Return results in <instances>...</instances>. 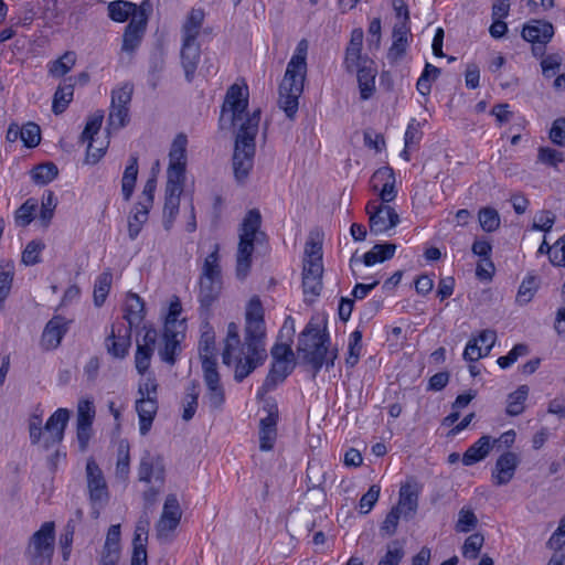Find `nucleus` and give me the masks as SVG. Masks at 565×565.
<instances>
[{
    "mask_svg": "<svg viewBox=\"0 0 565 565\" xmlns=\"http://www.w3.org/2000/svg\"><path fill=\"white\" fill-rule=\"evenodd\" d=\"M19 134L23 145L28 148H34L41 141V129L40 126L35 122H26L23 127H21V131H19Z\"/></svg>",
    "mask_w": 565,
    "mask_h": 565,
    "instance_id": "50",
    "label": "nucleus"
},
{
    "mask_svg": "<svg viewBox=\"0 0 565 565\" xmlns=\"http://www.w3.org/2000/svg\"><path fill=\"white\" fill-rule=\"evenodd\" d=\"M202 370L203 379L207 388L213 386H222L220 382V374L217 372V364L214 358L203 354Z\"/></svg>",
    "mask_w": 565,
    "mask_h": 565,
    "instance_id": "43",
    "label": "nucleus"
},
{
    "mask_svg": "<svg viewBox=\"0 0 565 565\" xmlns=\"http://www.w3.org/2000/svg\"><path fill=\"white\" fill-rule=\"evenodd\" d=\"M95 406L89 399H81L77 405V423L93 425Z\"/></svg>",
    "mask_w": 565,
    "mask_h": 565,
    "instance_id": "57",
    "label": "nucleus"
},
{
    "mask_svg": "<svg viewBox=\"0 0 565 565\" xmlns=\"http://www.w3.org/2000/svg\"><path fill=\"white\" fill-rule=\"evenodd\" d=\"M75 54L66 52L62 57L55 60L50 66V73L54 77H62L75 65Z\"/></svg>",
    "mask_w": 565,
    "mask_h": 565,
    "instance_id": "52",
    "label": "nucleus"
},
{
    "mask_svg": "<svg viewBox=\"0 0 565 565\" xmlns=\"http://www.w3.org/2000/svg\"><path fill=\"white\" fill-rule=\"evenodd\" d=\"M54 541V522H44L30 540L28 554L31 558V565H51Z\"/></svg>",
    "mask_w": 565,
    "mask_h": 565,
    "instance_id": "10",
    "label": "nucleus"
},
{
    "mask_svg": "<svg viewBox=\"0 0 565 565\" xmlns=\"http://www.w3.org/2000/svg\"><path fill=\"white\" fill-rule=\"evenodd\" d=\"M527 353V345L520 343L514 345L507 355L500 356L497 362L501 369H507L511 366L520 356H524Z\"/></svg>",
    "mask_w": 565,
    "mask_h": 565,
    "instance_id": "60",
    "label": "nucleus"
},
{
    "mask_svg": "<svg viewBox=\"0 0 565 565\" xmlns=\"http://www.w3.org/2000/svg\"><path fill=\"white\" fill-rule=\"evenodd\" d=\"M111 281H113V274L109 270L102 273L97 277L95 285H94V303H95V306L100 307L105 302V300L109 294L110 287H111Z\"/></svg>",
    "mask_w": 565,
    "mask_h": 565,
    "instance_id": "40",
    "label": "nucleus"
},
{
    "mask_svg": "<svg viewBox=\"0 0 565 565\" xmlns=\"http://www.w3.org/2000/svg\"><path fill=\"white\" fill-rule=\"evenodd\" d=\"M31 173H32V180L34 181V183L44 185V184L50 183L57 177L58 169L55 163L46 162V163L36 166L32 170Z\"/></svg>",
    "mask_w": 565,
    "mask_h": 565,
    "instance_id": "42",
    "label": "nucleus"
},
{
    "mask_svg": "<svg viewBox=\"0 0 565 565\" xmlns=\"http://www.w3.org/2000/svg\"><path fill=\"white\" fill-rule=\"evenodd\" d=\"M182 193L166 192L163 206V227L170 231L179 213L180 196Z\"/></svg>",
    "mask_w": 565,
    "mask_h": 565,
    "instance_id": "37",
    "label": "nucleus"
},
{
    "mask_svg": "<svg viewBox=\"0 0 565 565\" xmlns=\"http://www.w3.org/2000/svg\"><path fill=\"white\" fill-rule=\"evenodd\" d=\"M396 250V245L393 243L376 244L366 252L362 257V263L365 266H373L377 263H383L393 258Z\"/></svg>",
    "mask_w": 565,
    "mask_h": 565,
    "instance_id": "32",
    "label": "nucleus"
},
{
    "mask_svg": "<svg viewBox=\"0 0 565 565\" xmlns=\"http://www.w3.org/2000/svg\"><path fill=\"white\" fill-rule=\"evenodd\" d=\"M322 242L318 233H310L305 246L302 288L305 296L318 297L322 290Z\"/></svg>",
    "mask_w": 565,
    "mask_h": 565,
    "instance_id": "6",
    "label": "nucleus"
},
{
    "mask_svg": "<svg viewBox=\"0 0 565 565\" xmlns=\"http://www.w3.org/2000/svg\"><path fill=\"white\" fill-rule=\"evenodd\" d=\"M529 395L526 385L519 386L514 392L509 394L507 399V414L518 416L524 411V403Z\"/></svg>",
    "mask_w": 565,
    "mask_h": 565,
    "instance_id": "38",
    "label": "nucleus"
},
{
    "mask_svg": "<svg viewBox=\"0 0 565 565\" xmlns=\"http://www.w3.org/2000/svg\"><path fill=\"white\" fill-rule=\"evenodd\" d=\"M180 58L186 81L192 82L201 58L200 44L198 42H181Z\"/></svg>",
    "mask_w": 565,
    "mask_h": 565,
    "instance_id": "24",
    "label": "nucleus"
},
{
    "mask_svg": "<svg viewBox=\"0 0 565 565\" xmlns=\"http://www.w3.org/2000/svg\"><path fill=\"white\" fill-rule=\"evenodd\" d=\"M186 145L185 135H178L169 151V166L167 170L166 192L182 193L185 182L186 169Z\"/></svg>",
    "mask_w": 565,
    "mask_h": 565,
    "instance_id": "9",
    "label": "nucleus"
},
{
    "mask_svg": "<svg viewBox=\"0 0 565 565\" xmlns=\"http://www.w3.org/2000/svg\"><path fill=\"white\" fill-rule=\"evenodd\" d=\"M478 524V519L470 508L463 507L458 513V520L455 530L459 533L472 531Z\"/></svg>",
    "mask_w": 565,
    "mask_h": 565,
    "instance_id": "51",
    "label": "nucleus"
},
{
    "mask_svg": "<svg viewBox=\"0 0 565 565\" xmlns=\"http://www.w3.org/2000/svg\"><path fill=\"white\" fill-rule=\"evenodd\" d=\"M128 107L111 105L108 115V127L115 130L122 128L128 120Z\"/></svg>",
    "mask_w": 565,
    "mask_h": 565,
    "instance_id": "55",
    "label": "nucleus"
},
{
    "mask_svg": "<svg viewBox=\"0 0 565 565\" xmlns=\"http://www.w3.org/2000/svg\"><path fill=\"white\" fill-rule=\"evenodd\" d=\"M129 445L125 441H121L118 446L117 451V463H116V477L126 480L129 475Z\"/></svg>",
    "mask_w": 565,
    "mask_h": 565,
    "instance_id": "49",
    "label": "nucleus"
},
{
    "mask_svg": "<svg viewBox=\"0 0 565 565\" xmlns=\"http://www.w3.org/2000/svg\"><path fill=\"white\" fill-rule=\"evenodd\" d=\"M136 411L139 417V430L142 436L147 435L158 412V398L138 397Z\"/></svg>",
    "mask_w": 565,
    "mask_h": 565,
    "instance_id": "25",
    "label": "nucleus"
},
{
    "mask_svg": "<svg viewBox=\"0 0 565 565\" xmlns=\"http://www.w3.org/2000/svg\"><path fill=\"white\" fill-rule=\"evenodd\" d=\"M14 277L12 263L0 264V303L9 296Z\"/></svg>",
    "mask_w": 565,
    "mask_h": 565,
    "instance_id": "48",
    "label": "nucleus"
},
{
    "mask_svg": "<svg viewBox=\"0 0 565 565\" xmlns=\"http://www.w3.org/2000/svg\"><path fill=\"white\" fill-rule=\"evenodd\" d=\"M70 321L62 316H54L44 327L41 335V347L49 351L56 349L67 333Z\"/></svg>",
    "mask_w": 565,
    "mask_h": 565,
    "instance_id": "18",
    "label": "nucleus"
},
{
    "mask_svg": "<svg viewBox=\"0 0 565 565\" xmlns=\"http://www.w3.org/2000/svg\"><path fill=\"white\" fill-rule=\"evenodd\" d=\"M86 477L92 504L98 508L105 505L109 498L108 488L100 468L92 459L86 463Z\"/></svg>",
    "mask_w": 565,
    "mask_h": 565,
    "instance_id": "14",
    "label": "nucleus"
},
{
    "mask_svg": "<svg viewBox=\"0 0 565 565\" xmlns=\"http://www.w3.org/2000/svg\"><path fill=\"white\" fill-rule=\"evenodd\" d=\"M182 516V510L174 494L166 498L161 516L156 524L157 536L160 541L171 537L172 532L178 527Z\"/></svg>",
    "mask_w": 565,
    "mask_h": 565,
    "instance_id": "13",
    "label": "nucleus"
},
{
    "mask_svg": "<svg viewBox=\"0 0 565 565\" xmlns=\"http://www.w3.org/2000/svg\"><path fill=\"white\" fill-rule=\"evenodd\" d=\"M151 13L152 3L149 0H143L139 4V12L134 15L125 29L121 45L122 51L132 53L140 45Z\"/></svg>",
    "mask_w": 565,
    "mask_h": 565,
    "instance_id": "11",
    "label": "nucleus"
},
{
    "mask_svg": "<svg viewBox=\"0 0 565 565\" xmlns=\"http://www.w3.org/2000/svg\"><path fill=\"white\" fill-rule=\"evenodd\" d=\"M205 19L202 8H192L181 25V42H198Z\"/></svg>",
    "mask_w": 565,
    "mask_h": 565,
    "instance_id": "23",
    "label": "nucleus"
},
{
    "mask_svg": "<svg viewBox=\"0 0 565 565\" xmlns=\"http://www.w3.org/2000/svg\"><path fill=\"white\" fill-rule=\"evenodd\" d=\"M354 72H356L361 98L366 100L373 95L375 90L376 71L371 67V64H369L363 65V67H360Z\"/></svg>",
    "mask_w": 565,
    "mask_h": 565,
    "instance_id": "34",
    "label": "nucleus"
},
{
    "mask_svg": "<svg viewBox=\"0 0 565 565\" xmlns=\"http://www.w3.org/2000/svg\"><path fill=\"white\" fill-rule=\"evenodd\" d=\"M366 213L369 214L370 231L375 235L383 234L399 223V216L392 206L376 201L367 203Z\"/></svg>",
    "mask_w": 565,
    "mask_h": 565,
    "instance_id": "12",
    "label": "nucleus"
},
{
    "mask_svg": "<svg viewBox=\"0 0 565 565\" xmlns=\"http://www.w3.org/2000/svg\"><path fill=\"white\" fill-rule=\"evenodd\" d=\"M308 42H298L294 55L287 64L284 78L279 85V106L288 118H294L298 110L299 97L303 92L307 75Z\"/></svg>",
    "mask_w": 565,
    "mask_h": 565,
    "instance_id": "3",
    "label": "nucleus"
},
{
    "mask_svg": "<svg viewBox=\"0 0 565 565\" xmlns=\"http://www.w3.org/2000/svg\"><path fill=\"white\" fill-rule=\"evenodd\" d=\"M248 107V88L233 84L228 87L222 105L220 117L221 126L226 121L230 126H237L235 148L233 154V168L235 178L242 181L247 178L253 168L255 156V138L258 134L260 110L246 113Z\"/></svg>",
    "mask_w": 565,
    "mask_h": 565,
    "instance_id": "2",
    "label": "nucleus"
},
{
    "mask_svg": "<svg viewBox=\"0 0 565 565\" xmlns=\"http://www.w3.org/2000/svg\"><path fill=\"white\" fill-rule=\"evenodd\" d=\"M139 480L143 482H164V463L160 456L147 451L142 456L138 468Z\"/></svg>",
    "mask_w": 565,
    "mask_h": 565,
    "instance_id": "19",
    "label": "nucleus"
},
{
    "mask_svg": "<svg viewBox=\"0 0 565 565\" xmlns=\"http://www.w3.org/2000/svg\"><path fill=\"white\" fill-rule=\"evenodd\" d=\"M329 334L319 324L308 323L298 338V354L313 369V376L321 370L328 354Z\"/></svg>",
    "mask_w": 565,
    "mask_h": 565,
    "instance_id": "7",
    "label": "nucleus"
},
{
    "mask_svg": "<svg viewBox=\"0 0 565 565\" xmlns=\"http://www.w3.org/2000/svg\"><path fill=\"white\" fill-rule=\"evenodd\" d=\"M138 177V157L131 154L129 163L127 164L122 179H121V192L125 201H129L132 196L135 185Z\"/></svg>",
    "mask_w": 565,
    "mask_h": 565,
    "instance_id": "33",
    "label": "nucleus"
},
{
    "mask_svg": "<svg viewBox=\"0 0 565 565\" xmlns=\"http://www.w3.org/2000/svg\"><path fill=\"white\" fill-rule=\"evenodd\" d=\"M492 449L491 437L481 436L475 444H472L462 455V463L465 466H472L483 460Z\"/></svg>",
    "mask_w": 565,
    "mask_h": 565,
    "instance_id": "29",
    "label": "nucleus"
},
{
    "mask_svg": "<svg viewBox=\"0 0 565 565\" xmlns=\"http://www.w3.org/2000/svg\"><path fill=\"white\" fill-rule=\"evenodd\" d=\"M520 457L513 451L503 452L495 461L491 473V480L494 486H505L514 477L520 465Z\"/></svg>",
    "mask_w": 565,
    "mask_h": 565,
    "instance_id": "16",
    "label": "nucleus"
},
{
    "mask_svg": "<svg viewBox=\"0 0 565 565\" xmlns=\"http://www.w3.org/2000/svg\"><path fill=\"white\" fill-rule=\"evenodd\" d=\"M484 537L481 533H473L469 535L462 546V555L466 558L475 559L478 557L482 548Z\"/></svg>",
    "mask_w": 565,
    "mask_h": 565,
    "instance_id": "53",
    "label": "nucleus"
},
{
    "mask_svg": "<svg viewBox=\"0 0 565 565\" xmlns=\"http://www.w3.org/2000/svg\"><path fill=\"white\" fill-rule=\"evenodd\" d=\"M44 248V245L42 243L32 241L28 243L25 246L23 253H22V262L26 266L35 265L40 262V254L42 249Z\"/></svg>",
    "mask_w": 565,
    "mask_h": 565,
    "instance_id": "58",
    "label": "nucleus"
},
{
    "mask_svg": "<svg viewBox=\"0 0 565 565\" xmlns=\"http://www.w3.org/2000/svg\"><path fill=\"white\" fill-rule=\"evenodd\" d=\"M131 347V330L124 324L117 328L113 326L110 333L105 339V348L114 359H125Z\"/></svg>",
    "mask_w": 565,
    "mask_h": 565,
    "instance_id": "15",
    "label": "nucleus"
},
{
    "mask_svg": "<svg viewBox=\"0 0 565 565\" xmlns=\"http://www.w3.org/2000/svg\"><path fill=\"white\" fill-rule=\"evenodd\" d=\"M107 11L109 19L122 23L139 12V6L127 0H115L108 3Z\"/></svg>",
    "mask_w": 565,
    "mask_h": 565,
    "instance_id": "30",
    "label": "nucleus"
},
{
    "mask_svg": "<svg viewBox=\"0 0 565 565\" xmlns=\"http://www.w3.org/2000/svg\"><path fill=\"white\" fill-rule=\"evenodd\" d=\"M182 312L181 301L178 297H173L169 306V312L166 318L163 329H182L185 330V320L179 319Z\"/></svg>",
    "mask_w": 565,
    "mask_h": 565,
    "instance_id": "44",
    "label": "nucleus"
},
{
    "mask_svg": "<svg viewBox=\"0 0 565 565\" xmlns=\"http://www.w3.org/2000/svg\"><path fill=\"white\" fill-rule=\"evenodd\" d=\"M380 182L383 183L380 191V199L382 202L388 203L393 201L396 198V191L394 186V172L391 168H381L373 173L372 183L374 190H377Z\"/></svg>",
    "mask_w": 565,
    "mask_h": 565,
    "instance_id": "26",
    "label": "nucleus"
},
{
    "mask_svg": "<svg viewBox=\"0 0 565 565\" xmlns=\"http://www.w3.org/2000/svg\"><path fill=\"white\" fill-rule=\"evenodd\" d=\"M479 222L483 231L493 232L500 226L499 213L492 207H483L479 211Z\"/></svg>",
    "mask_w": 565,
    "mask_h": 565,
    "instance_id": "54",
    "label": "nucleus"
},
{
    "mask_svg": "<svg viewBox=\"0 0 565 565\" xmlns=\"http://www.w3.org/2000/svg\"><path fill=\"white\" fill-rule=\"evenodd\" d=\"M70 419V411L66 408L56 409L42 427V411L39 408L28 420L30 441L32 445H40L44 450H50L62 443L64 431Z\"/></svg>",
    "mask_w": 565,
    "mask_h": 565,
    "instance_id": "4",
    "label": "nucleus"
},
{
    "mask_svg": "<svg viewBox=\"0 0 565 565\" xmlns=\"http://www.w3.org/2000/svg\"><path fill=\"white\" fill-rule=\"evenodd\" d=\"M199 300L201 306L209 308L220 296L222 289L218 245L205 257L200 275Z\"/></svg>",
    "mask_w": 565,
    "mask_h": 565,
    "instance_id": "8",
    "label": "nucleus"
},
{
    "mask_svg": "<svg viewBox=\"0 0 565 565\" xmlns=\"http://www.w3.org/2000/svg\"><path fill=\"white\" fill-rule=\"evenodd\" d=\"M73 94L74 86L72 84L58 86L53 97L52 111L55 115L64 113L73 99Z\"/></svg>",
    "mask_w": 565,
    "mask_h": 565,
    "instance_id": "41",
    "label": "nucleus"
},
{
    "mask_svg": "<svg viewBox=\"0 0 565 565\" xmlns=\"http://www.w3.org/2000/svg\"><path fill=\"white\" fill-rule=\"evenodd\" d=\"M57 205V200L52 191H45L42 196L41 202V211H40V222L44 227H47L53 218L55 207Z\"/></svg>",
    "mask_w": 565,
    "mask_h": 565,
    "instance_id": "45",
    "label": "nucleus"
},
{
    "mask_svg": "<svg viewBox=\"0 0 565 565\" xmlns=\"http://www.w3.org/2000/svg\"><path fill=\"white\" fill-rule=\"evenodd\" d=\"M151 207L145 206L142 204L137 203L132 209L129 217H128V235L130 239H136L143 224L148 220L149 210Z\"/></svg>",
    "mask_w": 565,
    "mask_h": 565,
    "instance_id": "36",
    "label": "nucleus"
},
{
    "mask_svg": "<svg viewBox=\"0 0 565 565\" xmlns=\"http://www.w3.org/2000/svg\"><path fill=\"white\" fill-rule=\"evenodd\" d=\"M103 119H104L103 111H96L88 118L86 126L81 135V140L83 142L84 141L89 142L93 140L94 135H96L102 127Z\"/></svg>",
    "mask_w": 565,
    "mask_h": 565,
    "instance_id": "56",
    "label": "nucleus"
},
{
    "mask_svg": "<svg viewBox=\"0 0 565 565\" xmlns=\"http://www.w3.org/2000/svg\"><path fill=\"white\" fill-rule=\"evenodd\" d=\"M120 552V525L114 524L108 529L102 558L118 563Z\"/></svg>",
    "mask_w": 565,
    "mask_h": 565,
    "instance_id": "35",
    "label": "nucleus"
},
{
    "mask_svg": "<svg viewBox=\"0 0 565 565\" xmlns=\"http://www.w3.org/2000/svg\"><path fill=\"white\" fill-rule=\"evenodd\" d=\"M361 350L362 332L360 330H355L349 338L348 356L345 359V363L349 367H353L359 362Z\"/></svg>",
    "mask_w": 565,
    "mask_h": 565,
    "instance_id": "47",
    "label": "nucleus"
},
{
    "mask_svg": "<svg viewBox=\"0 0 565 565\" xmlns=\"http://www.w3.org/2000/svg\"><path fill=\"white\" fill-rule=\"evenodd\" d=\"M267 356L264 308L259 298L253 297L246 306L244 340L242 341L235 322L227 324L222 362L227 366H235L234 380L241 383L262 366Z\"/></svg>",
    "mask_w": 565,
    "mask_h": 565,
    "instance_id": "1",
    "label": "nucleus"
},
{
    "mask_svg": "<svg viewBox=\"0 0 565 565\" xmlns=\"http://www.w3.org/2000/svg\"><path fill=\"white\" fill-rule=\"evenodd\" d=\"M199 394H200L199 383L195 381H192L186 387L184 403H183L182 418L185 422L192 419L196 412Z\"/></svg>",
    "mask_w": 565,
    "mask_h": 565,
    "instance_id": "39",
    "label": "nucleus"
},
{
    "mask_svg": "<svg viewBox=\"0 0 565 565\" xmlns=\"http://www.w3.org/2000/svg\"><path fill=\"white\" fill-rule=\"evenodd\" d=\"M185 330L163 329V347L159 349L161 360L170 365L175 363V355L180 351V342L184 338Z\"/></svg>",
    "mask_w": 565,
    "mask_h": 565,
    "instance_id": "22",
    "label": "nucleus"
},
{
    "mask_svg": "<svg viewBox=\"0 0 565 565\" xmlns=\"http://www.w3.org/2000/svg\"><path fill=\"white\" fill-rule=\"evenodd\" d=\"M295 362L292 361H273L269 372L258 391V396H263L271 392L276 386L282 383L292 372Z\"/></svg>",
    "mask_w": 565,
    "mask_h": 565,
    "instance_id": "21",
    "label": "nucleus"
},
{
    "mask_svg": "<svg viewBox=\"0 0 565 565\" xmlns=\"http://www.w3.org/2000/svg\"><path fill=\"white\" fill-rule=\"evenodd\" d=\"M145 318V303L142 299L134 292L126 296L124 305V319L128 322L130 330L138 327Z\"/></svg>",
    "mask_w": 565,
    "mask_h": 565,
    "instance_id": "28",
    "label": "nucleus"
},
{
    "mask_svg": "<svg viewBox=\"0 0 565 565\" xmlns=\"http://www.w3.org/2000/svg\"><path fill=\"white\" fill-rule=\"evenodd\" d=\"M380 491V486L372 484L369 488L367 492L362 495L359 503L361 513L366 514L372 510V508L379 500Z\"/></svg>",
    "mask_w": 565,
    "mask_h": 565,
    "instance_id": "59",
    "label": "nucleus"
},
{
    "mask_svg": "<svg viewBox=\"0 0 565 565\" xmlns=\"http://www.w3.org/2000/svg\"><path fill=\"white\" fill-rule=\"evenodd\" d=\"M364 33L362 29H354L351 32L350 42L345 50L344 66L348 72L353 73L363 65L372 64V62L362 55Z\"/></svg>",
    "mask_w": 565,
    "mask_h": 565,
    "instance_id": "17",
    "label": "nucleus"
},
{
    "mask_svg": "<svg viewBox=\"0 0 565 565\" xmlns=\"http://www.w3.org/2000/svg\"><path fill=\"white\" fill-rule=\"evenodd\" d=\"M153 354V351H150L149 349H143L140 345H137L136 354H135V365L136 370L139 374L143 375L151 362V356Z\"/></svg>",
    "mask_w": 565,
    "mask_h": 565,
    "instance_id": "61",
    "label": "nucleus"
},
{
    "mask_svg": "<svg viewBox=\"0 0 565 565\" xmlns=\"http://www.w3.org/2000/svg\"><path fill=\"white\" fill-rule=\"evenodd\" d=\"M562 57L558 54H551L545 56L542 62L543 75L547 78L555 76L561 67Z\"/></svg>",
    "mask_w": 565,
    "mask_h": 565,
    "instance_id": "63",
    "label": "nucleus"
},
{
    "mask_svg": "<svg viewBox=\"0 0 565 565\" xmlns=\"http://www.w3.org/2000/svg\"><path fill=\"white\" fill-rule=\"evenodd\" d=\"M277 412H269L259 422V448L263 451L271 450L277 438Z\"/></svg>",
    "mask_w": 565,
    "mask_h": 565,
    "instance_id": "27",
    "label": "nucleus"
},
{
    "mask_svg": "<svg viewBox=\"0 0 565 565\" xmlns=\"http://www.w3.org/2000/svg\"><path fill=\"white\" fill-rule=\"evenodd\" d=\"M546 545L554 551H558L565 545V514L561 518L557 529L553 532Z\"/></svg>",
    "mask_w": 565,
    "mask_h": 565,
    "instance_id": "62",
    "label": "nucleus"
},
{
    "mask_svg": "<svg viewBox=\"0 0 565 565\" xmlns=\"http://www.w3.org/2000/svg\"><path fill=\"white\" fill-rule=\"evenodd\" d=\"M550 138L557 146H565V118L554 120L550 130Z\"/></svg>",
    "mask_w": 565,
    "mask_h": 565,
    "instance_id": "64",
    "label": "nucleus"
},
{
    "mask_svg": "<svg viewBox=\"0 0 565 565\" xmlns=\"http://www.w3.org/2000/svg\"><path fill=\"white\" fill-rule=\"evenodd\" d=\"M38 209V201L35 199H28L17 211L14 214V220L18 226H26L29 225L33 218L34 213Z\"/></svg>",
    "mask_w": 565,
    "mask_h": 565,
    "instance_id": "46",
    "label": "nucleus"
},
{
    "mask_svg": "<svg viewBox=\"0 0 565 565\" xmlns=\"http://www.w3.org/2000/svg\"><path fill=\"white\" fill-rule=\"evenodd\" d=\"M553 35L554 28L552 23L541 20L524 25L522 30V38L527 42L537 44L541 53H544L545 44L550 42Z\"/></svg>",
    "mask_w": 565,
    "mask_h": 565,
    "instance_id": "20",
    "label": "nucleus"
},
{
    "mask_svg": "<svg viewBox=\"0 0 565 565\" xmlns=\"http://www.w3.org/2000/svg\"><path fill=\"white\" fill-rule=\"evenodd\" d=\"M418 507V493L411 484H404L399 490V500L397 507L398 511L405 518L412 516Z\"/></svg>",
    "mask_w": 565,
    "mask_h": 565,
    "instance_id": "31",
    "label": "nucleus"
},
{
    "mask_svg": "<svg viewBox=\"0 0 565 565\" xmlns=\"http://www.w3.org/2000/svg\"><path fill=\"white\" fill-rule=\"evenodd\" d=\"M262 215L256 209L249 210L239 227V242L236 254V275L243 279L247 276L250 264L254 245L263 244L267 236L260 231Z\"/></svg>",
    "mask_w": 565,
    "mask_h": 565,
    "instance_id": "5",
    "label": "nucleus"
}]
</instances>
